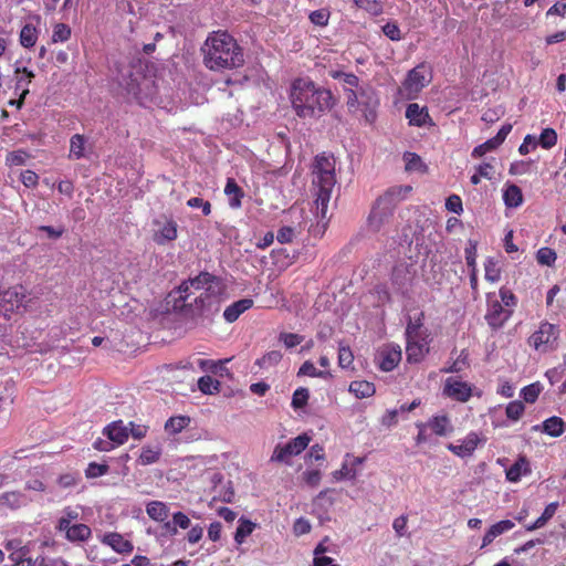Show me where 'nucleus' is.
<instances>
[{"label":"nucleus","instance_id":"f257e3e1","mask_svg":"<svg viewBox=\"0 0 566 566\" xmlns=\"http://www.w3.org/2000/svg\"><path fill=\"white\" fill-rule=\"evenodd\" d=\"M222 292V281L210 272L201 271L192 279L184 280L168 293L166 303L177 314H203L218 312L217 296Z\"/></svg>","mask_w":566,"mask_h":566},{"label":"nucleus","instance_id":"f03ea898","mask_svg":"<svg viewBox=\"0 0 566 566\" xmlns=\"http://www.w3.org/2000/svg\"><path fill=\"white\" fill-rule=\"evenodd\" d=\"M201 51L203 64L214 72L238 69L244 63L241 46L227 31L218 30L209 33Z\"/></svg>","mask_w":566,"mask_h":566},{"label":"nucleus","instance_id":"7ed1b4c3","mask_svg":"<svg viewBox=\"0 0 566 566\" xmlns=\"http://www.w3.org/2000/svg\"><path fill=\"white\" fill-rule=\"evenodd\" d=\"M290 101L296 115L304 119L318 118L335 105L331 91L308 78H296L290 88Z\"/></svg>","mask_w":566,"mask_h":566},{"label":"nucleus","instance_id":"20e7f679","mask_svg":"<svg viewBox=\"0 0 566 566\" xmlns=\"http://www.w3.org/2000/svg\"><path fill=\"white\" fill-rule=\"evenodd\" d=\"M313 186L317 188L315 198V214L322 222L327 220V207L331 201V192L336 185L334 175V157L324 154L317 155L313 160Z\"/></svg>","mask_w":566,"mask_h":566},{"label":"nucleus","instance_id":"39448f33","mask_svg":"<svg viewBox=\"0 0 566 566\" xmlns=\"http://www.w3.org/2000/svg\"><path fill=\"white\" fill-rule=\"evenodd\" d=\"M33 293L21 283L0 289V314L6 319L22 316L33 305Z\"/></svg>","mask_w":566,"mask_h":566},{"label":"nucleus","instance_id":"423d86ee","mask_svg":"<svg viewBox=\"0 0 566 566\" xmlns=\"http://www.w3.org/2000/svg\"><path fill=\"white\" fill-rule=\"evenodd\" d=\"M410 186H394L386 190L382 196L375 201L374 208H371L370 217L368 222L370 227L378 230L380 226L389 221L392 217V211L399 202L405 200L410 195Z\"/></svg>","mask_w":566,"mask_h":566},{"label":"nucleus","instance_id":"0eeeda50","mask_svg":"<svg viewBox=\"0 0 566 566\" xmlns=\"http://www.w3.org/2000/svg\"><path fill=\"white\" fill-rule=\"evenodd\" d=\"M410 186H394L386 190L382 196L375 201L374 208H371L370 217L368 222L370 227L378 230L380 226L389 221L392 217V211L399 202L405 200L410 195Z\"/></svg>","mask_w":566,"mask_h":566},{"label":"nucleus","instance_id":"6e6552de","mask_svg":"<svg viewBox=\"0 0 566 566\" xmlns=\"http://www.w3.org/2000/svg\"><path fill=\"white\" fill-rule=\"evenodd\" d=\"M431 81V67L428 64L421 63L408 72L400 87V94L408 99H413Z\"/></svg>","mask_w":566,"mask_h":566},{"label":"nucleus","instance_id":"1a4fd4ad","mask_svg":"<svg viewBox=\"0 0 566 566\" xmlns=\"http://www.w3.org/2000/svg\"><path fill=\"white\" fill-rule=\"evenodd\" d=\"M557 338L558 327L549 322H543L538 329L531 334L527 344L536 352L547 353L554 350Z\"/></svg>","mask_w":566,"mask_h":566},{"label":"nucleus","instance_id":"9d476101","mask_svg":"<svg viewBox=\"0 0 566 566\" xmlns=\"http://www.w3.org/2000/svg\"><path fill=\"white\" fill-rule=\"evenodd\" d=\"M310 436L302 433L285 444L277 443V446L274 447L273 454H271V462L289 463L290 459L304 452L305 448L310 444Z\"/></svg>","mask_w":566,"mask_h":566},{"label":"nucleus","instance_id":"9b49d317","mask_svg":"<svg viewBox=\"0 0 566 566\" xmlns=\"http://www.w3.org/2000/svg\"><path fill=\"white\" fill-rule=\"evenodd\" d=\"M511 307H506L497 300L493 298V294L486 295V313L485 322L492 328H500L507 322L511 316Z\"/></svg>","mask_w":566,"mask_h":566},{"label":"nucleus","instance_id":"f8f14e48","mask_svg":"<svg viewBox=\"0 0 566 566\" xmlns=\"http://www.w3.org/2000/svg\"><path fill=\"white\" fill-rule=\"evenodd\" d=\"M29 62L23 60L15 61L13 80L15 82V91L19 93V104L29 94V86L34 78V72L28 66Z\"/></svg>","mask_w":566,"mask_h":566},{"label":"nucleus","instance_id":"ddd939ff","mask_svg":"<svg viewBox=\"0 0 566 566\" xmlns=\"http://www.w3.org/2000/svg\"><path fill=\"white\" fill-rule=\"evenodd\" d=\"M442 394L458 402H468L472 397V385L455 377H448Z\"/></svg>","mask_w":566,"mask_h":566},{"label":"nucleus","instance_id":"4468645a","mask_svg":"<svg viewBox=\"0 0 566 566\" xmlns=\"http://www.w3.org/2000/svg\"><path fill=\"white\" fill-rule=\"evenodd\" d=\"M377 367L384 373L395 369L401 360V348L395 344H386L377 352Z\"/></svg>","mask_w":566,"mask_h":566},{"label":"nucleus","instance_id":"2eb2a0df","mask_svg":"<svg viewBox=\"0 0 566 566\" xmlns=\"http://www.w3.org/2000/svg\"><path fill=\"white\" fill-rule=\"evenodd\" d=\"M429 353V337H406V356L409 364H419Z\"/></svg>","mask_w":566,"mask_h":566},{"label":"nucleus","instance_id":"dca6fc26","mask_svg":"<svg viewBox=\"0 0 566 566\" xmlns=\"http://www.w3.org/2000/svg\"><path fill=\"white\" fill-rule=\"evenodd\" d=\"M479 443H481V439L478 432H470L458 443L448 444V450L459 458H468L473 454Z\"/></svg>","mask_w":566,"mask_h":566},{"label":"nucleus","instance_id":"f3484780","mask_svg":"<svg viewBox=\"0 0 566 566\" xmlns=\"http://www.w3.org/2000/svg\"><path fill=\"white\" fill-rule=\"evenodd\" d=\"M406 118L412 126L426 127L432 125L427 106L419 105L418 103H410L407 106Z\"/></svg>","mask_w":566,"mask_h":566},{"label":"nucleus","instance_id":"a211bd4d","mask_svg":"<svg viewBox=\"0 0 566 566\" xmlns=\"http://www.w3.org/2000/svg\"><path fill=\"white\" fill-rule=\"evenodd\" d=\"M101 543L112 547L113 552L117 554H129L134 549L130 541L124 538L122 534L117 532H108L103 535Z\"/></svg>","mask_w":566,"mask_h":566},{"label":"nucleus","instance_id":"6ab92c4d","mask_svg":"<svg viewBox=\"0 0 566 566\" xmlns=\"http://www.w3.org/2000/svg\"><path fill=\"white\" fill-rule=\"evenodd\" d=\"M159 228L154 231L153 240L157 245L163 247L176 239V222L172 219H166L164 223L156 222Z\"/></svg>","mask_w":566,"mask_h":566},{"label":"nucleus","instance_id":"aec40b11","mask_svg":"<svg viewBox=\"0 0 566 566\" xmlns=\"http://www.w3.org/2000/svg\"><path fill=\"white\" fill-rule=\"evenodd\" d=\"M531 474V463L525 455H518L515 462L506 469V480L510 483H517L523 476Z\"/></svg>","mask_w":566,"mask_h":566},{"label":"nucleus","instance_id":"412c9836","mask_svg":"<svg viewBox=\"0 0 566 566\" xmlns=\"http://www.w3.org/2000/svg\"><path fill=\"white\" fill-rule=\"evenodd\" d=\"M56 530L59 532L65 533V538H67L69 542L73 543H83L86 542L90 536H92V531L90 530L86 524H67V527L62 528L60 525H56Z\"/></svg>","mask_w":566,"mask_h":566},{"label":"nucleus","instance_id":"4be33fe9","mask_svg":"<svg viewBox=\"0 0 566 566\" xmlns=\"http://www.w3.org/2000/svg\"><path fill=\"white\" fill-rule=\"evenodd\" d=\"M103 433L108 437L111 442L117 446L126 443L128 439L127 427L123 424L122 420L113 421L104 427Z\"/></svg>","mask_w":566,"mask_h":566},{"label":"nucleus","instance_id":"5701e85b","mask_svg":"<svg viewBox=\"0 0 566 566\" xmlns=\"http://www.w3.org/2000/svg\"><path fill=\"white\" fill-rule=\"evenodd\" d=\"M252 307V300L250 298H240L234 303L228 305L223 311V318L227 323L237 322L238 317L241 316L244 312L249 311Z\"/></svg>","mask_w":566,"mask_h":566},{"label":"nucleus","instance_id":"b1692460","mask_svg":"<svg viewBox=\"0 0 566 566\" xmlns=\"http://www.w3.org/2000/svg\"><path fill=\"white\" fill-rule=\"evenodd\" d=\"M514 523L511 520H502L497 523L492 524L489 531H486L485 535H483V541H481V547L489 546L495 538L505 532L513 530Z\"/></svg>","mask_w":566,"mask_h":566},{"label":"nucleus","instance_id":"393cba45","mask_svg":"<svg viewBox=\"0 0 566 566\" xmlns=\"http://www.w3.org/2000/svg\"><path fill=\"white\" fill-rule=\"evenodd\" d=\"M427 426L438 437H446L452 432L451 419L446 413L433 416L432 419L428 420Z\"/></svg>","mask_w":566,"mask_h":566},{"label":"nucleus","instance_id":"a878e982","mask_svg":"<svg viewBox=\"0 0 566 566\" xmlns=\"http://www.w3.org/2000/svg\"><path fill=\"white\" fill-rule=\"evenodd\" d=\"M145 513H147L148 518L161 523L166 522L169 516V509L164 502L151 501L145 506Z\"/></svg>","mask_w":566,"mask_h":566},{"label":"nucleus","instance_id":"bb28decb","mask_svg":"<svg viewBox=\"0 0 566 566\" xmlns=\"http://www.w3.org/2000/svg\"><path fill=\"white\" fill-rule=\"evenodd\" d=\"M424 322V312L421 311L418 313V316L415 318H410L409 323H407L406 327V337H429V333L427 329L422 328V323Z\"/></svg>","mask_w":566,"mask_h":566},{"label":"nucleus","instance_id":"cd10ccee","mask_svg":"<svg viewBox=\"0 0 566 566\" xmlns=\"http://www.w3.org/2000/svg\"><path fill=\"white\" fill-rule=\"evenodd\" d=\"M348 391L354 394L358 399H366L375 395V385L368 380H353V382L348 385Z\"/></svg>","mask_w":566,"mask_h":566},{"label":"nucleus","instance_id":"c85d7f7f","mask_svg":"<svg viewBox=\"0 0 566 566\" xmlns=\"http://www.w3.org/2000/svg\"><path fill=\"white\" fill-rule=\"evenodd\" d=\"M558 503L557 502H551L545 506V510H543L542 515H539L538 520L534 521V523L525 526V531L533 532L538 528L544 527L551 521L555 513L557 512Z\"/></svg>","mask_w":566,"mask_h":566},{"label":"nucleus","instance_id":"c756f323","mask_svg":"<svg viewBox=\"0 0 566 566\" xmlns=\"http://www.w3.org/2000/svg\"><path fill=\"white\" fill-rule=\"evenodd\" d=\"M224 195L228 196V206H230L233 209L240 207V202L242 201L243 197V191L233 179H228L227 184H224Z\"/></svg>","mask_w":566,"mask_h":566},{"label":"nucleus","instance_id":"7c9ffc66","mask_svg":"<svg viewBox=\"0 0 566 566\" xmlns=\"http://www.w3.org/2000/svg\"><path fill=\"white\" fill-rule=\"evenodd\" d=\"M543 433L548 437L558 438L564 433V421L563 418L558 416H552L547 418V420L542 423Z\"/></svg>","mask_w":566,"mask_h":566},{"label":"nucleus","instance_id":"2f4dec72","mask_svg":"<svg viewBox=\"0 0 566 566\" xmlns=\"http://www.w3.org/2000/svg\"><path fill=\"white\" fill-rule=\"evenodd\" d=\"M190 423L189 416H174L168 418L165 422V431L170 436L180 433Z\"/></svg>","mask_w":566,"mask_h":566},{"label":"nucleus","instance_id":"473e14b6","mask_svg":"<svg viewBox=\"0 0 566 566\" xmlns=\"http://www.w3.org/2000/svg\"><path fill=\"white\" fill-rule=\"evenodd\" d=\"M503 200L509 208L521 206L523 201L522 190L515 184L507 185L503 192Z\"/></svg>","mask_w":566,"mask_h":566},{"label":"nucleus","instance_id":"72a5a7b5","mask_svg":"<svg viewBox=\"0 0 566 566\" xmlns=\"http://www.w3.org/2000/svg\"><path fill=\"white\" fill-rule=\"evenodd\" d=\"M39 38V31L35 25L27 23L20 31L19 41L20 44L25 48H32L35 45Z\"/></svg>","mask_w":566,"mask_h":566},{"label":"nucleus","instance_id":"f704fd0d","mask_svg":"<svg viewBox=\"0 0 566 566\" xmlns=\"http://www.w3.org/2000/svg\"><path fill=\"white\" fill-rule=\"evenodd\" d=\"M358 77L353 73H345L340 81L343 87L349 92L347 104L350 108H354L356 106L357 95L353 91V88L358 86Z\"/></svg>","mask_w":566,"mask_h":566},{"label":"nucleus","instance_id":"c9c22d12","mask_svg":"<svg viewBox=\"0 0 566 566\" xmlns=\"http://www.w3.org/2000/svg\"><path fill=\"white\" fill-rule=\"evenodd\" d=\"M255 524L251 521L241 517L239 518V525H237L235 534H233V541L241 545L248 536L254 531Z\"/></svg>","mask_w":566,"mask_h":566},{"label":"nucleus","instance_id":"e433bc0d","mask_svg":"<svg viewBox=\"0 0 566 566\" xmlns=\"http://www.w3.org/2000/svg\"><path fill=\"white\" fill-rule=\"evenodd\" d=\"M159 458V447L145 446L144 448H142V452H139L138 462L142 465H153L157 463Z\"/></svg>","mask_w":566,"mask_h":566},{"label":"nucleus","instance_id":"4c0bfd02","mask_svg":"<svg viewBox=\"0 0 566 566\" xmlns=\"http://www.w3.org/2000/svg\"><path fill=\"white\" fill-rule=\"evenodd\" d=\"M403 161H406V170L409 172H426V165L420 160L416 153L407 151L403 154Z\"/></svg>","mask_w":566,"mask_h":566},{"label":"nucleus","instance_id":"58836bf2","mask_svg":"<svg viewBox=\"0 0 566 566\" xmlns=\"http://www.w3.org/2000/svg\"><path fill=\"white\" fill-rule=\"evenodd\" d=\"M328 376H331L328 371L318 370L310 360L304 361L297 370V377L327 378Z\"/></svg>","mask_w":566,"mask_h":566},{"label":"nucleus","instance_id":"ea45409f","mask_svg":"<svg viewBox=\"0 0 566 566\" xmlns=\"http://www.w3.org/2000/svg\"><path fill=\"white\" fill-rule=\"evenodd\" d=\"M220 382L209 376H202L198 378V390L205 395H214L219 392Z\"/></svg>","mask_w":566,"mask_h":566},{"label":"nucleus","instance_id":"a19ab883","mask_svg":"<svg viewBox=\"0 0 566 566\" xmlns=\"http://www.w3.org/2000/svg\"><path fill=\"white\" fill-rule=\"evenodd\" d=\"M281 358H283V355L281 352L274 349L270 350L266 354H263L262 357L256 359V366L260 368H270L277 366L279 361H281Z\"/></svg>","mask_w":566,"mask_h":566},{"label":"nucleus","instance_id":"79ce46f5","mask_svg":"<svg viewBox=\"0 0 566 566\" xmlns=\"http://www.w3.org/2000/svg\"><path fill=\"white\" fill-rule=\"evenodd\" d=\"M557 259L555 251L548 247H543L536 252V262L543 266H552Z\"/></svg>","mask_w":566,"mask_h":566},{"label":"nucleus","instance_id":"37998d69","mask_svg":"<svg viewBox=\"0 0 566 566\" xmlns=\"http://www.w3.org/2000/svg\"><path fill=\"white\" fill-rule=\"evenodd\" d=\"M310 399V390L305 387H300L295 389L294 395H292L291 406L294 410H300L307 405V400Z\"/></svg>","mask_w":566,"mask_h":566},{"label":"nucleus","instance_id":"c03bdc74","mask_svg":"<svg viewBox=\"0 0 566 566\" xmlns=\"http://www.w3.org/2000/svg\"><path fill=\"white\" fill-rule=\"evenodd\" d=\"M277 340L282 342L286 349H291L301 345L304 340V337L297 333L282 332L280 335H277Z\"/></svg>","mask_w":566,"mask_h":566},{"label":"nucleus","instance_id":"a18cd8bd","mask_svg":"<svg viewBox=\"0 0 566 566\" xmlns=\"http://www.w3.org/2000/svg\"><path fill=\"white\" fill-rule=\"evenodd\" d=\"M407 283V268L405 265H397L391 271V284L397 290H401Z\"/></svg>","mask_w":566,"mask_h":566},{"label":"nucleus","instance_id":"49530a36","mask_svg":"<svg viewBox=\"0 0 566 566\" xmlns=\"http://www.w3.org/2000/svg\"><path fill=\"white\" fill-rule=\"evenodd\" d=\"M541 387L538 382H532L521 390V397L526 403H534L539 397Z\"/></svg>","mask_w":566,"mask_h":566},{"label":"nucleus","instance_id":"de8ad7c7","mask_svg":"<svg viewBox=\"0 0 566 566\" xmlns=\"http://www.w3.org/2000/svg\"><path fill=\"white\" fill-rule=\"evenodd\" d=\"M485 280L491 283H496L500 280L499 261L492 258L485 261Z\"/></svg>","mask_w":566,"mask_h":566},{"label":"nucleus","instance_id":"09e8293b","mask_svg":"<svg viewBox=\"0 0 566 566\" xmlns=\"http://www.w3.org/2000/svg\"><path fill=\"white\" fill-rule=\"evenodd\" d=\"M81 481V475L77 472H66L56 479V484L60 489L75 488Z\"/></svg>","mask_w":566,"mask_h":566},{"label":"nucleus","instance_id":"8fccbe9b","mask_svg":"<svg viewBox=\"0 0 566 566\" xmlns=\"http://www.w3.org/2000/svg\"><path fill=\"white\" fill-rule=\"evenodd\" d=\"M357 7L366 10L373 15H379L382 13L381 0H355Z\"/></svg>","mask_w":566,"mask_h":566},{"label":"nucleus","instance_id":"3c124183","mask_svg":"<svg viewBox=\"0 0 566 566\" xmlns=\"http://www.w3.org/2000/svg\"><path fill=\"white\" fill-rule=\"evenodd\" d=\"M525 411V406L522 401L515 400L507 402L506 406V418L512 421H517L522 418L523 412Z\"/></svg>","mask_w":566,"mask_h":566},{"label":"nucleus","instance_id":"603ef678","mask_svg":"<svg viewBox=\"0 0 566 566\" xmlns=\"http://www.w3.org/2000/svg\"><path fill=\"white\" fill-rule=\"evenodd\" d=\"M109 471V467L107 464H99L95 462L88 463L85 469L86 479H96L102 478Z\"/></svg>","mask_w":566,"mask_h":566},{"label":"nucleus","instance_id":"864d4df0","mask_svg":"<svg viewBox=\"0 0 566 566\" xmlns=\"http://www.w3.org/2000/svg\"><path fill=\"white\" fill-rule=\"evenodd\" d=\"M9 560H11L12 566H33V562L28 556V551L24 548H20L11 555H9Z\"/></svg>","mask_w":566,"mask_h":566},{"label":"nucleus","instance_id":"5fc2aeb1","mask_svg":"<svg viewBox=\"0 0 566 566\" xmlns=\"http://www.w3.org/2000/svg\"><path fill=\"white\" fill-rule=\"evenodd\" d=\"M354 364V354L348 346H339L338 348V366L342 369H348Z\"/></svg>","mask_w":566,"mask_h":566},{"label":"nucleus","instance_id":"6e6d98bb","mask_svg":"<svg viewBox=\"0 0 566 566\" xmlns=\"http://www.w3.org/2000/svg\"><path fill=\"white\" fill-rule=\"evenodd\" d=\"M71 36V29L64 23H57L53 29L52 41L65 42Z\"/></svg>","mask_w":566,"mask_h":566},{"label":"nucleus","instance_id":"4d7b16f0","mask_svg":"<svg viewBox=\"0 0 566 566\" xmlns=\"http://www.w3.org/2000/svg\"><path fill=\"white\" fill-rule=\"evenodd\" d=\"M189 208L192 209H201V213H203V217H208L211 211L210 202L202 200L200 197H191L188 199V202H186Z\"/></svg>","mask_w":566,"mask_h":566},{"label":"nucleus","instance_id":"13d9d810","mask_svg":"<svg viewBox=\"0 0 566 566\" xmlns=\"http://www.w3.org/2000/svg\"><path fill=\"white\" fill-rule=\"evenodd\" d=\"M78 513L76 510H73L71 506H67L62 511V516H60L59 523L60 527L65 528L66 525H70L72 522L77 521Z\"/></svg>","mask_w":566,"mask_h":566},{"label":"nucleus","instance_id":"bf43d9fd","mask_svg":"<svg viewBox=\"0 0 566 566\" xmlns=\"http://www.w3.org/2000/svg\"><path fill=\"white\" fill-rule=\"evenodd\" d=\"M274 238H276L280 244H291L295 238V230L291 227H282L277 229V233Z\"/></svg>","mask_w":566,"mask_h":566},{"label":"nucleus","instance_id":"052dcab7","mask_svg":"<svg viewBox=\"0 0 566 566\" xmlns=\"http://www.w3.org/2000/svg\"><path fill=\"white\" fill-rule=\"evenodd\" d=\"M356 474L357 473H355V469L349 468L348 464L344 462L339 470L333 472V479H335L336 481L354 480Z\"/></svg>","mask_w":566,"mask_h":566},{"label":"nucleus","instance_id":"680f3d73","mask_svg":"<svg viewBox=\"0 0 566 566\" xmlns=\"http://www.w3.org/2000/svg\"><path fill=\"white\" fill-rule=\"evenodd\" d=\"M446 210L455 214H461L463 212V205H461L460 196L450 195V197L446 199Z\"/></svg>","mask_w":566,"mask_h":566},{"label":"nucleus","instance_id":"e2e57ef3","mask_svg":"<svg viewBox=\"0 0 566 566\" xmlns=\"http://www.w3.org/2000/svg\"><path fill=\"white\" fill-rule=\"evenodd\" d=\"M21 184L29 189H33L39 184V176L31 169H27L21 172L20 177Z\"/></svg>","mask_w":566,"mask_h":566},{"label":"nucleus","instance_id":"0e129e2a","mask_svg":"<svg viewBox=\"0 0 566 566\" xmlns=\"http://www.w3.org/2000/svg\"><path fill=\"white\" fill-rule=\"evenodd\" d=\"M28 158V155L22 150H13L7 155L6 161L7 165L11 167H18L24 164V160Z\"/></svg>","mask_w":566,"mask_h":566},{"label":"nucleus","instance_id":"69168bd1","mask_svg":"<svg viewBox=\"0 0 566 566\" xmlns=\"http://www.w3.org/2000/svg\"><path fill=\"white\" fill-rule=\"evenodd\" d=\"M499 297H501V300L497 301L503 306L513 307L516 305V296L506 287L499 289Z\"/></svg>","mask_w":566,"mask_h":566},{"label":"nucleus","instance_id":"338daca9","mask_svg":"<svg viewBox=\"0 0 566 566\" xmlns=\"http://www.w3.org/2000/svg\"><path fill=\"white\" fill-rule=\"evenodd\" d=\"M382 32L391 41H399L402 38L401 36V31H400L398 24L395 23V22H387L382 27Z\"/></svg>","mask_w":566,"mask_h":566},{"label":"nucleus","instance_id":"774afa93","mask_svg":"<svg viewBox=\"0 0 566 566\" xmlns=\"http://www.w3.org/2000/svg\"><path fill=\"white\" fill-rule=\"evenodd\" d=\"M546 15H558V17H565L566 15V0H559L556 3H554L547 11Z\"/></svg>","mask_w":566,"mask_h":566}]
</instances>
